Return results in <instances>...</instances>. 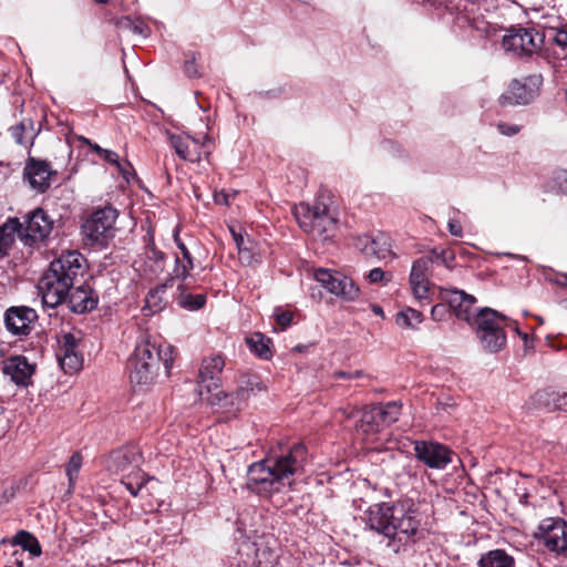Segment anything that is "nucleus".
<instances>
[{
	"label": "nucleus",
	"instance_id": "nucleus-41",
	"mask_svg": "<svg viewBox=\"0 0 567 567\" xmlns=\"http://www.w3.org/2000/svg\"><path fill=\"white\" fill-rule=\"evenodd\" d=\"M82 466V455L74 453L66 464L65 473L69 480V488H73Z\"/></svg>",
	"mask_w": 567,
	"mask_h": 567
},
{
	"label": "nucleus",
	"instance_id": "nucleus-4",
	"mask_svg": "<svg viewBox=\"0 0 567 567\" xmlns=\"http://www.w3.org/2000/svg\"><path fill=\"white\" fill-rule=\"evenodd\" d=\"M174 362L173 348L166 343H156L151 337H143L136 344L128 361L130 380L134 385L153 384L161 367L164 375L168 377Z\"/></svg>",
	"mask_w": 567,
	"mask_h": 567
},
{
	"label": "nucleus",
	"instance_id": "nucleus-57",
	"mask_svg": "<svg viewBox=\"0 0 567 567\" xmlns=\"http://www.w3.org/2000/svg\"><path fill=\"white\" fill-rule=\"evenodd\" d=\"M229 194L225 192L216 193L214 195L215 202L220 205H229Z\"/></svg>",
	"mask_w": 567,
	"mask_h": 567
},
{
	"label": "nucleus",
	"instance_id": "nucleus-23",
	"mask_svg": "<svg viewBox=\"0 0 567 567\" xmlns=\"http://www.w3.org/2000/svg\"><path fill=\"white\" fill-rule=\"evenodd\" d=\"M78 341L79 339L73 333H66L62 338L58 357L65 372H74L82 367L83 360L78 352Z\"/></svg>",
	"mask_w": 567,
	"mask_h": 567
},
{
	"label": "nucleus",
	"instance_id": "nucleus-17",
	"mask_svg": "<svg viewBox=\"0 0 567 567\" xmlns=\"http://www.w3.org/2000/svg\"><path fill=\"white\" fill-rule=\"evenodd\" d=\"M53 221L41 208L33 210L22 224V240L27 245L43 240L51 233Z\"/></svg>",
	"mask_w": 567,
	"mask_h": 567
},
{
	"label": "nucleus",
	"instance_id": "nucleus-51",
	"mask_svg": "<svg viewBox=\"0 0 567 567\" xmlns=\"http://www.w3.org/2000/svg\"><path fill=\"white\" fill-rule=\"evenodd\" d=\"M556 410L567 412V392H557V396L554 404V411Z\"/></svg>",
	"mask_w": 567,
	"mask_h": 567
},
{
	"label": "nucleus",
	"instance_id": "nucleus-43",
	"mask_svg": "<svg viewBox=\"0 0 567 567\" xmlns=\"http://www.w3.org/2000/svg\"><path fill=\"white\" fill-rule=\"evenodd\" d=\"M100 157L103 161H105V162H107V163H110L112 165H115L118 168V171L122 173L123 177L127 179V176H128L130 172L126 168V166H123L120 163L118 155L115 152H113L111 150H105L104 148L103 152L101 153Z\"/></svg>",
	"mask_w": 567,
	"mask_h": 567
},
{
	"label": "nucleus",
	"instance_id": "nucleus-1",
	"mask_svg": "<svg viewBox=\"0 0 567 567\" xmlns=\"http://www.w3.org/2000/svg\"><path fill=\"white\" fill-rule=\"evenodd\" d=\"M308 452L303 444H293L280 454L252 463L248 467L247 486L261 496H270L286 486H291L293 477L303 472Z\"/></svg>",
	"mask_w": 567,
	"mask_h": 567
},
{
	"label": "nucleus",
	"instance_id": "nucleus-33",
	"mask_svg": "<svg viewBox=\"0 0 567 567\" xmlns=\"http://www.w3.org/2000/svg\"><path fill=\"white\" fill-rule=\"evenodd\" d=\"M249 349L259 358L268 360L272 357L271 340L260 332H255L246 339Z\"/></svg>",
	"mask_w": 567,
	"mask_h": 567
},
{
	"label": "nucleus",
	"instance_id": "nucleus-47",
	"mask_svg": "<svg viewBox=\"0 0 567 567\" xmlns=\"http://www.w3.org/2000/svg\"><path fill=\"white\" fill-rule=\"evenodd\" d=\"M233 236H234V240L237 245L239 255L245 256V254L249 252V247L252 246V243L248 238H245L244 236L238 235L234 231H233Z\"/></svg>",
	"mask_w": 567,
	"mask_h": 567
},
{
	"label": "nucleus",
	"instance_id": "nucleus-30",
	"mask_svg": "<svg viewBox=\"0 0 567 567\" xmlns=\"http://www.w3.org/2000/svg\"><path fill=\"white\" fill-rule=\"evenodd\" d=\"M17 234L22 239V224L17 219H10L0 227V256L8 254Z\"/></svg>",
	"mask_w": 567,
	"mask_h": 567
},
{
	"label": "nucleus",
	"instance_id": "nucleus-14",
	"mask_svg": "<svg viewBox=\"0 0 567 567\" xmlns=\"http://www.w3.org/2000/svg\"><path fill=\"white\" fill-rule=\"evenodd\" d=\"M415 457L433 470H444L452 462V452L443 444L433 441H414Z\"/></svg>",
	"mask_w": 567,
	"mask_h": 567
},
{
	"label": "nucleus",
	"instance_id": "nucleus-28",
	"mask_svg": "<svg viewBox=\"0 0 567 567\" xmlns=\"http://www.w3.org/2000/svg\"><path fill=\"white\" fill-rule=\"evenodd\" d=\"M174 240L182 252V258H175V266L171 278L185 280L194 268L193 257L185 244L179 239L177 229L174 231Z\"/></svg>",
	"mask_w": 567,
	"mask_h": 567
},
{
	"label": "nucleus",
	"instance_id": "nucleus-55",
	"mask_svg": "<svg viewBox=\"0 0 567 567\" xmlns=\"http://www.w3.org/2000/svg\"><path fill=\"white\" fill-rule=\"evenodd\" d=\"M185 72L188 76H195L197 75V68L195 65V59L186 60L184 65Z\"/></svg>",
	"mask_w": 567,
	"mask_h": 567
},
{
	"label": "nucleus",
	"instance_id": "nucleus-9",
	"mask_svg": "<svg viewBox=\"0 0 567 567\" xmlns=\"http://www.w3.org/2000/svg\"><path fill=\"white\" fill-rule=\"evenodd\" d=\"M536 537L547 550L567 557V523L557 517H548L540 522Z\"/></svg>",
	"mask_w": 567,
	"mask_h": 567
},
{
	"label": "nucleus",
	"instance_id": "nucleus-42",
	"mask_svg": "<svg viewBox=\"0 0 567 567\" xmlns=\"http://www.w3.org/2000/svg\"><path fill=\"white\" fill-rule=\"evenodd\" d=\"M367 279L370 284H381L386 285L391 281L392 275L389 272H385L382 268L375 267L371 269L368 275Z\"/></svg>",
	"mask_w": 567,
	"mask_h": 567
},
{
	"label": "nucleus",
	"instance_id": "nucleus-3",
	"mask_svg": "<svg viewBox=\"0 0 567 567\" xmlns=\"http://www.w3.org/2000/svg\"><path fill=\"white\" fill-rule=\"evenodd\" d=\"M83 256L75 250L62 254L50 264L38 284L44 306L55 308L66 301L76 278L83 274Z\"/></svg>",
	"mask_w": 567,
	"mask_h": 567
},
{
	"label": "nucleus",
	"instance_id": "nucleus-6",
	"mask_svg": "<svg viewBox=\"0 0 567 567\" xmlns=\"http://www.w3.org/2000/svg\"><path fill=\"white\" fill-rule=\"evenodd\" d=\"M476 334L483 349L497 353L506 346V317L491 308L481 309L475 316Z\"/></svg>",
	"mask_w": 567,
	"mask_h": 567
},
{
	"label": "nucleus",
	"instance_id": "nucleus-22",
	"mask_svg": "<svg viewBox=\"0 0 567 567\" xmlns=\"http://www.w3.org/2000/svg\"><path fill=\"white\" fill-rule=\"evenodd\" d=\"M250 396L245 388L239 385L236 392L230 394L225 393L223 390L212 393V395L206 398V402L213 408L233 412L243 409Z\"/></svg>",
	"mask_w": 567,
	"mask_h": 567
},
{
	"label": "nucleus",
	"instance_id": "nucleus-7",
	"mask_svg": "<svg viewBox=\"0 0 567 567\" xmlns=\"http://www.w3.org/2000/svg\"><path fill=\"white\" fill-rule=\"evenodd\" d=\"M171 146L179 158L188 162H200L208 158L215 148L214 140L205 134L203 137H192L188 134H169Z\"/></svg>",
	"mask_w": 567,
	"mask_h": 567
},
{
	"label": "nucleus",
	"instance_id": "nucleus-37",
	"mask_svg": "<svg viewBox=\"0 0 567 567\" xmlns=\"http://www.w3.org/2000/svg\"><path fill=\"white\" fill-rule=\"evenodd\" d=\"M423 320V315L413 309L406 308L396 313L395 323L402 328L415 329Z\"/></svg>",
	"mask_w": 567,
	"mask_h": 567
},
{
	"label": "nucleus",
	"instance_id": "nucleus-62",
	"mask_svg": "<svg viewBox=\"0 0 567 567\" xmlns=\"http://www.w3.org/2000/svg\"><path fill=\"white\" fill-rule=\"evenodd\" d=\"M336 375L339 377V378H349L350 374L346 373L343 371H340V372H337Z\"/></svg>",
	"mask_w": 567,
	"mask_h": 567
},
{
	"label": "nucleus",
	"instance_id": "nucleus-19",
	"mask_svg": "<svg viewBox=\"0 0 567 567\" xmlns=\"http://www.w3.org/2000/svg\"><path fill=\"white\" fill-rule=\"evenodd\" d=\"M357 247L368 258L381 260L391 256V240L385 234L361 236L357 240Z\"/></svg>",
	"mask_w": 567,
	"mask_h": 567
},
{
	"label": "nucleus",
	"instance_id": "nucleus-52",
	"mask_svg": "<svg viewBox=\"0 0 567 567\" xmlns=\"http://www.w3.org/2000/svg\"><path fill=\"white\" fill-rule=\"evenodd\" d=\"M276 321L282 328H287L292 321L291 312L282 311L276 313Z\"/></svg>",
	"mask_w": 567,
	"mask_h": 567
},
{
	"label": "nucleus",
	"instance_id": "nucleus-31",
	"mask_svg": "<svg viewBox=\"0 0 567 567\" xmlns=\"http://www.w3.org/2000/svg\"><path fill=\"white\" fill-rule=\"evenodd\" d=\"M478 567H515V559L504 549H493L483 554Z\"/></svg>",
	"mask_w": 567,
	"mask_h": 567
},
{
	"label": "nucleus",
	"instance_id": "nucleus-53",
	"mask_svg": "<svg viewBox=\"0 0 567 567\" xmlns=\"http://www.w3.org/2000/svg\"><path fill=\"white\" fill-rule=\"evenodd\" d=\"M239 258L243 262H246L247 265H254L260 262L259 256H256L251 252V246L249 247V252L244 255H239Z\"/></svg>",
	"mask_w": 567,
	"mask_h": 567
},
{
	"label": "nucleus",
	"instance_id": "nucleus-40",
	"mask_svg": "<svg viewBox=\"0 0 567 567\" xmlns=\"http://www.w3.org/2000/svg\"><path fill=\"white\" fill-rule=\"evenodd\" d=\"M248 549L255 550V558L252 565L256 567H269L274 560V555L268 547H257V544H251Z\"/></svg>",
	"mask_w": 567,
	"mask_h": 567
},
{
	"label": "nucleus",
	"instance_id": "nucleus-29",
	"mask_svg": "<svg viewBox=\"0 0 567 567\" xmlns=\"http://www.w3.org/2000/svg\"><path fill=\"white\" fill-rule=\"evenodd\" d=\"M0 545L3 548L20 546L23 550H28L32 557H38L42 553L38 539L27 530H19L11 540L3 538Z\"/></svg>",
	"mask_w": 567,
	"mask_h": 567
},
{
	"label": "nucleus",
	"instance_id": "nucleus-45",
	"mask_svg": "<svg viewBox=\"0 0 567 567\" xmlns=\"http://www.w3.org/2000/svg\"><path fill=\"white\" fill-rule=\"evenodd\" d=\"M553 40L561 48H567V23L561 24L558 28L551 29Z\"/></svg>",
	"mask_w": 567,
	"mask_h": 567
},
{
	"label": "nucleus",
	"instance_id": "nucleus-13",
	"mask_svg": "<svg viewBox=\"0 0 567 567\" xmlns=\"http://www.w3.org/2000/svg\"><path fill=\"white\" fill-rule=\"evenodd\" d=\"M315 279L330 293L344 300H354L359 295V288L353 280L339 271L320 268L316 270Z\"/></svg>",
	"mask_w": 567,
	"mask_h": 567
},
{
	"label": "nucleus",
	"instance_id": "nucleus-64",
	"mask_svg": "<svg viewBox=\"0 0 567 567\" xmlns=\"http://www.w3.org/2000/svg\"><path fill=\"white\" fill-rule=\"evenodd\" d=\"M296 350L301 351L302 347L298 346V347H296Z\"/></svg>",
	"mask_w": 567,
	"mask_h": 567
},
{
	"label": "nucleus",
	"instance_id": "nucleus-16",
	"mask_svg": "<svg viewBox=\"0 0 567 567\" xmlns=\"http://www.w3.org/2000/svg\"><path fill=\"white\" fill-rule=\"evenodd\" d=\"M55 172L49 162L34 157L28 158L23 169L24 181L28 182L32 189L39 193H43L50 187Z\"/></svg>",
	"mask_w": 567,
	"mask_h": 567
},
{
	"label": "nucleus",
	"instance_id": "nucleus-12",
	"mask_svg": "<svg viewBox=\"0 0 567 567\" xmlns=\"http://www.w3.org/2000/svg\"><path fill=\"white\" fill-rule=\"evenodd\" d=\"M543 84L540 74H532L522 80H513L501 101L505 104L526 105L530 103L539 92Z\"/></svg>",
	"mask_w": 567,
	"mask_h": 567
},
{
	"label": "nucleus",
	"instance_id": "nucleus-27",
	"mask_svg": "<svg viewBox=\"0 0 567 567\" xmlns=\"http://www.w3.org/2000/svg\"><path fill=\"white\" fill-rule=\"evenodd\" d=\"M383 426L373 406L367 408L363 410L360 420L355 424V433L362 440L372 441V437L379 433Z\"/></svg>",
	"mask_w": 567,
	"mask_h": 567
},
{
	"label": "nucleus",
	"instance_id": "nucleus-49",
	"mask_svg": "<svg viewBox=\"0 0 567 567\" xmlns=\"http://www.w3.org/2000/svg\"><path fill=\"white\" fill-rule=\"evenodd\" d=\"M497 128L499 133L505 136H514L520 131V126L505 122L498 123Z\"/></svg>",
	"mask_w": 567,
	"mask_h": 567
},
{
	"label": "nucleus",
	"instance_id": "nucleus-21",
	"mask_svg": "<svg viewBox=\"0 0 567 567\" xmlns=\"http://www.w3.org/2000/svg\"><path fill=\"white\" fill-rule=\"evenodd\" d=\"M443 298L458 319L470 321L474 316L476 302L474 296L467 295L463 290L450 289L444 291Z\"/></svg>",
	"mask_w": 567,
	"mask_h": 567
},
{
	"label": "nucleus",
	"instance_id": "nucleus-50",
	"mask_svg": "<svg viewBox=\"0 0 567 567\" xmlns=\"http://www.w3.org/2000/svg\"><path fill=\"white\" fill-rule=\"evenodd\" d=\"M446 312H447V309L442 303L435 305L431 309L432 319L435 320V321L443 320L445 315H446Z\"/></svg>",
	"mask_w": 567,
	"mask_h": 567
},
{
	"label": "nucleus",
	"instance_id": "nucleus-48",
	"mask_svg": "<svg viewBox=\"0 0 567 567\" xmlns=\"http://www.w3.org/2000/svg\"><path fill=\"white\" fill-rule=\"evenodd\" d=\"M553 182L560 193H567V171L557 172Z\"/></svg>",
	"mask_w": 567,
	"mask_h": 567
},
{
	"label": "nucleus",
	"instance_id": "nucleus-38",
	"mask_svg": "<svg viewBox=\"0 0 567 567\" xmlns=\"http://www.w3.org/2000/svg\"><path fill=\"white\" fill-rule=\"evenodd\" d=\"M116 27L121 31H130L143 38H147L150 34V29L144 22L140 20H133L130 17L120 18L116 21Z\"/></svg>",
	"mask_w": 567,
	"mask_h": 567
},
{
	"label": "nucleus",
	"instance_id": "nucleus-58",
	"mask_svg": "<svg viewBox=\"0 0 567 567\" xmlns=\"http://www.w3.org/2000/svg\"><path fill=\"white\" fill-rule=\"evenodd\" d=\"M10 549L12 550L11 556L13 557L12 564L16 565L17 567H23L22 560L19 558L22 555V553L19 551L17 547Z\"/></svg>",
	"mask_w": 567,
	"mask_h": 567
},
{
	"label": "nucleus",
	"instance_id": "nucleus-24",
	"mask_svg": "<svg viewBox=\"0 0 567 567\" xmlns=\"http://www.w3.org/2000/svg\"><path fill=\"white\" fill-rule=\"evenodd\" d=\"M3 372L9 375L16 384L27 386L31 383L34 365L30 363L25 357L13 355L4 361Z\"/></svg>",
	"mask_w": 567,
	"mask_h": 567
},
{
	"label": "nucleus",
	"instance_id": "nucleus-63",
	"mask_svg": "<svg viewBox=\"0 0 567 567\" xmlns=\"http://www.w3.org/2000/svg\"><path fill=\"white\" fill-rule=\"evenodd\" d=\"M99 3H106L109 0H95Z\"/></svg>",
	"mask_w": 567,
	"mask_h": 567
},
{
	"label": "nucleus",
	"instance_id": "nucleus-60",
	"mask_svg": "<svg viewBox=\"0 0 567 567\" xmlns=\"http://www.w3.org/2000/svg\"><path fill=\"white\" fill-rule=\"evenodd\" d=\"M372 311H373V313H374V315H377V316H381V317L383 316V310H382V308H381L380 306H378V305H373V306H372Z\"/></svg>",
	"mask_w": 567,
	"mask_h": 567
},
{
	"label": "nucleus",
	"instance_id": "nucleus-26",
	"mask_svg": "<svg viewBox=\"0 0 567 567\" xmlns=\"http://www.w3.org/2000/svg\"><path fill=\"white\" fill-rule=\"evenodd\" d=\"M65 302H68L72 312L83 313L93 310L96 307L97 299L90 289L80 286L70 290Z\"/></svg>",
	"mask_w": 567,
	"mask_h": 567
},
{
	"label": "nucleus",
	"instance_id": "nucleus-32",
	"mask_svg": "<svg viewBox=\"0 0 567 567\" xmlns=\"http://www.w3.org/2000/svg\"><path fill=\"white\" fill-rule=\"evenodd\" d=\"M173 280V278H169L165 284L157 286L147 293L144 310H148L150 313H156L165 307L164 293Z\"/></svg>",
	"mask_w": 567,
	"mask_h": 567
},
{
	"label": "nucleus",
	"instance_id": "nucleus-15",
	"mask_svg": "<svg viewBox=\"0 0 567 567\" xmlns=\"http://www.w3.org/2000/svg\"><path fill=\"white\" fill-rule=\"evenodd\" d=\"M432 265L431 256L420 257L412 264L409 282L414 298L420 302L427 301L433 289L429 278Z\"/></svg>",
	"mask_w": 567,
	"mask_h": 567
},
{
	"label": "nucleus",
	"instance_id": "nucleus-36",
	"mask_svg": "<svg viewBox=\"0 0 567 567\" xmlns=\"http://www.w3.org/2000/svg\"><path fill=\"white\" fill-rule=\"evenodd\" d=\"M179 293L177 296V303L181 308L195 311L203 308L206 303V296L203 293L192 295L185 291L183 286H178Z\"/></svg>",
	"mask_w": 567,
	"mask_h": 567
},
{
	"label": "nucleus",
	"instance_id": "nucleus-5",
	"mask_svg": "<svg viewBox=\"0 0 567 567\" xmlns=\"http://www.w3.org/2000/svg\"><path fill=\"white\" fill-rule=\"evenodd\" d=\"M295 217L300 228L315 239L327 241L337 230V220L324 203L317 202L313 206L301 203L295 208Z\"/></svg>",
	"mask_w": 567,
	"mask_h": 567
},
{
	"label": "nucleus",
	"instance_id": "nucleus-54",
	"mask_svg": "<svg viewBox=\"0 0 567 567\" xmlns=\"http://www.w3.org/2000/svg\"><path fill=\"white\" fill-rule=\"evenodd\" d=\"M447 226H449V230H450L451 235H453L455 237H462L463 229L458 221L450 220Z\"/></svg>",
	"mask_w": 567,
	"mask_h": 567
},
{
	"label": "nucleus",
	"instance_id": "nucleus-35",
	"mask_svg": "<svg viewBox=\"0 0 567 567\" xmlns=\"http://www.w3.org/2000/svg\"><path fill=\"white\" fill-rule=\"evenodd\" d=\"M373 409L378 413L380 422L386 426L398 421L401 414L402 404L398 401H393L375 405Z\"/></svg>",
	"mask_w": 567,
	"mask_h": 567
},
{
	"label": "nucleus",
	"instance_id": "nucleus-46",
	"mask_svg": "<svg viewBox=\"0 0 567 567\" xmlns=\"http://www.w3.org/2000/svg\"><path fill=\"white\" fill-rule=\"evenodd\" d=\"M123 484L125 485V487L130 491V493L133 496H137L140 494V492H142L143 488L145 487L146 481L144 480V476L142 475L140 477V481L136 483H133L131 481V478L127 477L126 480L123 481Z\"/></svg>",
	"mask_w": 567,
	"mask_h": 567
},
{
	"label": "nucleus",
	"instance_id": "nucleus-44",
	"mask_svg": "<svg viewBox=\"0 0 567 567\" xmlns=\"http://www.w3.org/2000/svg\"><path fill=\"white\" fill-rule=\"evenodd\" d=\"M239 385L241 388H245V390L250 394H256L258 392H261L265 390V386L262 383L258 380L257 377H246L244 378Z\"/></svg>",
	"mask_w": 567,
	"mask_h": 567
},
{
	"label": "nucleus",
	"instance_id": "nucleus-61",
	"mask_svg": "<svg viewBox=\"0 0 567 567\" xmlns=\"http://www.w3.org/2000/svg\"><path fill=\"white\" fill-rule=\"evenodd\" d=\"M361 375H362V371H359V370H358V371H354L353 373H351V374L349 375V378H359V377H361Z\"/></svg>",
	"mask_w": 567,
	"mask_h": 567
},
{
	"label": "nucleus",
	"instance_id": "nucleus-56",
	"mask_svg": "<svg viewBox=\"0 0 567 567\" xmlns=\"http://www.w3.org/2000/svg\"><path fill=\"white\" fill-rule=\"evenodd\" d=\"M357 412V409L354 406H344V408H340L338 410V413L341 414L344 419H351L354 416Z\"/></svg>",
	"mask_w": 567,
	"mask_h": 567
},
{
	"label": "nucleus",
	"instance_id": "nucleus-8",
	"mask_svg": "<svg viewBox=\"0 0 567 567\" xmlns=\"http://www.w3.org/2000/svg\"><path fill=\"white\" fill-rule=\"evenodd\" d=\"M116 218L117 212L112 207L97 209L82 226L84 238L92 245H104L113 236V226Z\"/></svg>",
	"mask_w": 567,
	"mask_h": 567
},
{
	"label": "nucleus",
	"instance_id": "nucleus-34",
	"mask_svg": "<svg viewBox=\"0 0 567 567\" xmlns=\"http://www.w3.org/2000/svg\"><path fill=\"white\" fill-rule=\"evenodd\" d=\"M11 137L19 145L27 146L32 144L35 136L31 120H23L20 124L10 128Z\"/></svg>",
	"mask_w": 567,
	"mask_h": 567
},
{
	"label": "nucleus",
	"instance_id": "nucleus-11",
	"mask_svg": "<svg viewBox=\"0 0 567 567\" xmlns=\"http://www.w3.org/2000/svg\"><path fill=\"white\" fill-rule=\"evenodd\" d=\"M503 48L519 56H529L540 50L543 35L535 29L512 30L503 38Z\"/></svg>",
	"mask_w": 567,
	"mask_h": 567
},
{
	"label": "nucleus",
	"instance_id": "nucleus-2",
	"mask_svg": "<svg viewBox=\"0 0 567 567\" xmlns=\"http://www.w3.org/2000/svg\"><path fill=\"white\" fill-rule=\"evenodd\" d=\"M365 520L371 529L389 539V546L395 553L422 536L419 513L410 501L373 505L368 509Z\"/></svg>",
	"mask_w": 567,
	"mask_h": 567
},
{
	"label": "nucleus",
	"instance_id": "nucleus-20",
	"mask_svg": "<svg viewBox=\"0 0 567 567\" xmlns=\"http://www.w3.org/2000/svg\"><path fill=\"white\" fill-rule=\"evenodd\" d=\"M38 318L37 312L29 307H11L4 313L7 329L13 334H27L30 324Z\"/></svg>",
	"mask_w": 567,
	"mask_h": 567
},
{
	"label": "nucleus",
	"instance_id": "nucleus-18",
	"mask_svg": "<svg viewBox=\"0 0 567 567\" xmlns=\"http://www.w3.org/2000/svg\"><path fill=\"white\" fill-rule=\"evenodd\" d=\"M165 264V254L151 246L143 257L134 261V268L141 277L153 280L164 271Z\"/></svg>",
	"mask_w": 567,
	"mask_h": 567
},
{
	"label": "nucleus",
	"instance_id": "nucleus-10",
	"mask_svg": "<svg viewBox=\"0 0 567 567\" xmlns=\"http://www.w3.org/2000/svg\"><path fill=\"white\" fill-rule=\"evenodd\" d=\"M225 367V359L220 354L204 358L198 373V395L202 401L217 391H220V374Z\"/></svg>",
	"mask_w": 567,
	"mask_h": 567
},
{
	"label": "nucleus",
	"instance_id": "nucleus-25",
	"mask_svg": "<svg viewBox=\"0 0 567 567\" xmlns=\"http://www.w3.org/2000/svg\"><path fill=\"white\" fill-rule=\"evenodd\" d=\"M142 462L140 449L134 445L114 451L110 456V470L121 473L137 467Z\"/></svg>",
	"mask_w": 567,
	"mask_h": 567
},
{
	"label": "nucleus",
	"instance_id": "nucleus-59",
	"mask_svg": "<svg viewBox=\"0 0 567 567\" xmlns=\"http://www.w3.org/2000/svg\"><path fill=\"white\" fill-rule=\"evenodd\" d=\"M84 142L90 145L91 150L95 152L99 156L103 152L104 148H102L100 145L95 143H91L89 140L84 138Z\"/></svg>",
	"mask_w": 567,
	"mask_h": 567
},
{
	"label": "nucleus",
	"instance_id": "nucleus-39",
	"mask_svg": "<svg viewBox=\"0 0 567 567\" xmlns=\"http://www.w3.org/2000/svg\"><path fill=\"white\" fill-rule=\"evenodd\" d=\"M557 396V392L545 389L537 391L532 398L530 402L534 408L547 409L549 411H554V404Z\"/></svg>",
	"mask_w": 567,
	"mask_h": 567
}]
</instances>
